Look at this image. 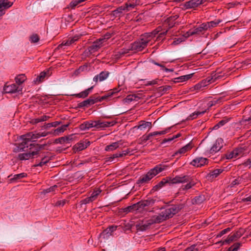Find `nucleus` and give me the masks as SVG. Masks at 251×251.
Wrapping results in <instances>:
<instances>
[{
    "label": "nucleus",
    "instance_id": "1a4fd4ad",
    "mask_svg": "<svg viewBox=\"0 0 251 251\" xmlns=\"http://www.w3.org/2000/svg\"><path fill=\"white\" fill-rule=\"evenodd\" d=\"M98 102L97 100V95H93L88 99L77 104V107L82 108L84 107H89L93 104Z\"/></svg>",
    "mask_w": 251,
    "mask_h": 251
},
{
    "label": "nucleus",
    "instance_id": "2eb2a0df",
    "mask_svg": "<svg viewBox=\"0 0 251 251\" xmlns=\"http://www.w3.org/2000/svg\"><path fill=\"white\" fill-rule=\"evenodd\" d=\"M207 163L208 160L206 158L198 157L194 159L190 163V164L195 167H201L207 164Z\"/></svg>",
    "mask_w": 251,
    "mask_h": 251
},
{
    "label": "nucleus",
    "instance_id": "6e6552de",
    "mask_svg": "<svg viewBox=\"0 0 251 251\" xmlns=\"http://www.w3.org/2000/svg\"><path fill=\"white\" fill-rule=\"evenodd\" d=\"M224 141L221 138H218L213 146L209 149H207L206 151L210 154H214L218 152L223 147Z\"/></svg>",
    "mask_w": 251,
    "mask_h": 251
},
{
    "label": "nucleus",
    "instance_id": "09e8293b",
    "mask_svg": "<svg viewBox=\"0 0 251 251\" xmlns=\"http://www.w3.org/2000/svg\"><path fill=\"white\" fill-rule=\"evenodd\" d=\"M131 50H130V47L129 49H125L123 48L121 49L120 50L117 52V54L116 55L118 57H120L124 56L125 54L129 53V51Z\"/></svg>",
    "mask_w": 251,
    "mask_h": 251
},
{
    "label": "nucleus",
    "instance_id": "f257e3e1",
    "mask_svg": "<svg viewBox=\"0 0 251 251\" xmlns=\"http://www.w3.org/2000/svg\"><path fill=\"white\" fill-rule=\"evenodd\" d=\"M51 134L50 132H43L42 133L29 132L21 136L19 138L18 143L15 144L16 147L14 149L15 152L25 151V149L28 148V143L31 141H35L36 139L41 137H45L48 134Z\"/></svg>",
    "mask_w": 251,
    "mask_h": 251
},
{
    "label": "nucleus",
    "instance_id": "aec40b11",
    "mask_svg": "<svg viewBox=\"0 0 251 251\" xmlns=\"http://www.w3.org/2000/svg\"><path fill=\"white\" fill-rule=\"evenodd\" d=\"M243 151L242 149L237 148L230 152L225 154L226 157L227 159L236 158L238 156L241 155Z\"/></svg>",
    "mask_w": 251,
    "mask_h": 251
},
{
    "label": "nucleus",
    "instance_id": "de8ad7c7",
    "mask_svg": "<svg viewBox=\"0 0 251 251\" xmlns=\"http://www.w3.org/2000/svg\"><path fill=\"white\" fill-rule=\"evenodd\" d=\"M172 87L170 85H165L163 86H160L158 88V92L160 93L161 95L167 93L169 91Z\"/></svg>",
    "mask_w": 251,
    "mask_h": 251
},
{
    "label": "nucleus",
    "instance_id": "7c9ffc66",
    "mask_svg": "<svg viewBox=\"0 0 251 251\" xmlns=\"http://www.w3.org/2000/svg\"><path fill=\"white\" fill-rule=\"evenodd\" d=\"M30 145H32V148L33 149V150L35 153H36V156L38 157V155L40 153V151H41V150L45 149V146H46V144H31L29 143Z\"/></svg>",
    "mask_w": 251,
    "mask_h": 251
},
{
    "label": "nucleus",
    "instance_id": "bf43d9fd",
    "mask_svg": "<svg viewBox=\"0 0 251 251\" xmlns=\"http://www.w3.org/2000/svg\"><path fill=\"white\" fill-rule=\"evenodd\" d=\"M170 129V127H169L168 128H166L164 130L159 131H154V132H151V133H152V135L153 136H157V135H164V134H165L166 133H167L169 131Z\"/></svg>",
    "mask_w": 251,
    "mask_h": 251
},
{
    "label": "nucleus",
    "instance_id": "0eeeda50",
    "mask_svg": "<svg viewBox=\"0 0 251 251\" xmlns=\"http://www.w3.org/2000/svg\"><path fill=\"white\" fill-rule=\"evenodd\" d=\"M206 0H189L181 4L184 9H196L203 4Z\"/></svg>",
    "mask_w": 251,
    "mask_h": 251
},
{
    "label": "nucleus",
    "instance_id": "ddd939ff",
    "mask_svg": "<svg viewBox=\"0 0 251 251\" xmlns=\"http://www.w3.org/2000/svg\"><path fill=\"white\" fill-rule=\"evenodd\" d=\"M223 96H221L218 98H215L211 101H208L207 103V105L209 107H211L213 106H214L217 104H221L223 101H226L228 100V99H226V96L228 95L225 93H222Z\"/></svg>",
    "mask_w": 251,
    "mask_h": 251
},
{
    "label": "nucleus",
    "instance_id": "13d9d810",
    "mask_svg": "<svg viewBox=\"0 0 251 251\" xmlns=\"http://www.w3.org/2000/svg\"><path fill=\"white\" fill-rule=\"evenodd\" d=\"M241 245L240 243H234L228 249L227 251H237L241 246Z\"/></svg>",
    "mask_w": 251,
    "mask_h": 251
},
{
    "label": "nucleus",
    "instance_id": "338daca9",
    "mask_svg": "<svg viewBox=\"0 0 251 251\" xmlns=\"http://www.w3.org/2000/svg\"><path fill=\"white\" fill-rule=\"evenodd\" d=\"M167 31V30H166L165 31H163L159 33L156 38V40L158 41L163 40L165 38V36L166 34Z\"/></svg>",
    "mask_w": 251,
    "mask_h": 251
},
{
    "label": "nucleus",
    "instance_id": "2f4dec72",
    "mask_svg": "<svg viewBox=\"0 0 251 251\" xmlns=\"http://www.w3.org/2000/svg\"><path fill=\"white\" fill-rule=\"evenodd\" d=\"M69 124L64 125L55 129H54L50 131V133L54 136L59 135L60 133L63 132L67 127H68Z\"/></svg>",
    "mask_w": 251,
    "mask_h": 251
},
{
    "label": "nucleus",
    "instance_id": "9d476101",
    "mask_svg": "<svg viewBox=\"0 0 251 251\" xmlns=\"http://www.w3.org/2000/svg\"><path fill=\"white\" fill-rule=\"evenodd\" d=\"M115 123L116 122L114 121L106 122L102 121L101 120L94 121V127L99 129H102L105 127L113 126Z\"/></svg>",
    "mask_w": 251,
    "mask_h": 251
},
{
    "label": "nucleus",
    "instance_id": "58836bf2",
    "mask_svg": "<svg viewBox=\"0 0 251 251\" xmlns=\"http://www.w3.org/2000/svg\"><path fill=\"white\" fill-rule=\"evenodd\" d=\"M86 149V146L84 145V142H80L76 144L74 147V150L75 152H78Z\"/></svg>",
    "mask_w": 251,
    "mask_h": 251
},
{
    "label": "nucleus",
    "instance_id": "0e129e2a",
    "mask_svg": "<svg viewBox=\"0 0 251 251\" xmlns=\"http://www.w3.org/2000/svg\"><path fill=\"white\" fill-rule=\"evenodd\" d=\"M191 91L197 90V91H201L203 89V88L202 86H201V83L199 82L196 84L194 87L191 88Z\"/></svg>",
    "mask_w": 251,
    "mask_h": 251
},
{
    "label": "nucleus",
    "instance_id": "c03bdc74",
    "mask_svg": "<svg viewBox=\"0 0 251 251\" xmlns=\"http://www.w3.org/2000/svg\"><path fill=\"white\" fill-rule=\"evenodd\" d=\"M101 190L100 188H96L90 196L93 201L97 199L98 196L101 193Z\"/></svg>",
    "mask_w": 251,
    "mask_h": 251
},
{
    "label": "nucleus",
    "instance_id": "8fccbe9b",
    "mask_svg": "<svg viewBox=\"0 0 251 251\" xmlns=\"http://www.w3.org/2000/svg\"><path fill=\"white\" fill-rule=\"evenodd\" d=\"M146 207L152 206L155 203L156 200L152 198H149L147 200H143Z\"/></svg>",
    "mask_w": 251,
    "mask_h": 251
},
{
    "label": "nucleus",
    "instance_id": "20e7f679",
    "mask_svg": "<svg viewBox=\"0 0 251 251\" xmlns=\"http://www.w3.org/2000/svg\"><path fill=\"white\" fill-rule=\"evenodd\" d=\"M167 167L168 166L161 164L156 165L153 168L151 169L146 175L140 176L137 180L136 183L140 185L148 183L153 177L165 170Z\"/></svg>",
    "mask_w": 251,
    "mask_h": 251
},
{
    "label": "nucleus",
    "instance_id": "b1692460",
    "mask_svg": "<svg viewBox=\"0 0 251 251\" xmlns=\"http://www.w3.org/2000/svg\"><path fill=\"white\" fill-rule=\"evenodd\" d=\"M187 183L186 184L182 185L180 187L179 189L180 192L181 191H184L190 189L196 184V183L194 181L193 179L191 177L189 178V181H188Z\"/></svg>",
    "mask_w": 251,
    "mask_h": 251
},
{
    "label": "nucleus",
    "instance_id": "e433bc0d",
    "mask_svg": "<svg viewBox=\"0 0 251 251\" xmlns=\"http://www.w3.org/2000/svg\"><path fill=\"white\" fill-rule=\"evenodd\" d=\"M229 120V118H225L224 119L220 121L217 124H216L213 127L212 130H217L220 127L225 125Z\"/></svg>",
    "mask_w": 251,
    "mask_h": 251
},
{
    "label": "nucleus",
    "instance_id": "ea45409f",
    "mask_svg": "<svg viewBox=\"0 0 251 251\" xmlns=\"http://www.w3.org/2000/svg\"><path fill=\"white\" fill-rule=\"evenodd\" d=\"M135 204L136 205L137 211L141 212L144 210L146 209V206L143 200H141Z\"/></svg>",
    "mask_w": 251,
    "mask_h": 251
},
{
    "label": "nucleus",
    "instance_id": "9b49d317",
    "mask_svg": "<svg viewBox=\"0 0 251 251\" xmlns=\"http://www.w3.org/2000/svg\"><path fill=\"white\" fill-rule=\"evenodd\" d=\"M207 30L204 23L201 24L199 26L195 27L193 29H190L188 31V33L189 35H200L203 34L204 32Z\"/></svg>",
    "mask_w": 251,
    "mask_h": 251
},
{
    "label": "nucleus",
    "instance_id": "774afa93",
    "mask_svg": "<svg viewBox=\"0 0 251 251\" xmlns=\"http://www.w3.org/2000/svg\"><path fill=\"white\" fill-rule=\"evenodd\" d=\"M243 234V230L241 229L238 231H237L235 233L233 234L234 236L235 237L236 240L240 237H241Z\"/></svg>",
    "mask_w": 251,
    "mask_h": 251
},
{
    "label": "nucleus",
    "instance_id": "72a5a7b5",
    "mask_svg": "<svg viewBox=\"0 0 251 251\" xmlns=\"http://www.w3.org/2000/svg\"><path fill=\"white\" fill-rule=\"evenodd\" d=\"M221 22V20L215 19L214 21L204 23V24L205 25L207 30H208V29L217 26Z\"/></svg>",
    "mask_w": 251,
    "mask_h": 251
},
{
    "label": "nucleus",
    "instance_id": "473e14b6",
    "mask_svg": "<svg viewBox=\"0 0 251 251\" xmlns=\"http://www.w3.org/2000/svg\"><path fill=\"white\" fill-rule=\"evenodd\" d=\"M193 75V74L182 75L179 77L175 78L174 82L175 83L182 82L190 79Z\"/></svg>",
    "mask_w": 251,
    "mask_h": 251
},
{
    "label": "nucleus",
    "instance_id": "a878e982",
    "mask_svg": "<svg viewBox=\"0 0 251 251\" xmlns=\"http://www.w3.org/2000/svg\"><path fill=\"white\" fill-rule=\"evenodd\" d=\"M91 127H94V121H86L79 125V128L82 131L89 129Z\"/></svg>",
    "mask_w": 251,
    "mask_h": 251
},
{
    "label": "nucleus",
    "instance_id": "f3484780",
    "mask_svg": "<svg viewBox=\"0 0 251 251\" xmlns=\"http://www.w3.org/2000/svg\"><path fill=\"white\" fill-rule=\"evenodd\" d=\"M118 226L112 225L106 228L100 233V236L103 238H107L109 236L112 235V233L117 229Z\"/></svg>",
    "mask_w": 251,
    "mask_h": 251
},
{
    "label": "nucleus",
    "instance_id": "c756f323",
    "mask_svg": "<svg viewBox=\"0 0 251 251\" xmlns=\"http://www.w3.org/2000/svg\"><path fill=\"white\" fill-rule=\"evenodd\" d=\"M19 87L16 84H12L7 86H5L4 90L6 93H14L18 92Z\"/></svg>",
    "mask_w": 251,
    "mask_h": 251
},
{
    "label": "nucleus",
    "instance_id": "39448f33",
    "mask_svg": "<svg viewBox=\"0 0 251 251\" xmlns=\"http://www.w3.org/2000/svg\"><path fill=\"white\" fill-rule=\"evenodd\" d=\"M27 151L22 153H19L18 156V158L20 160H26L30 158H35L37 157L36 153L33 150L32 145H30L29 143H28V148H25V151Z\"/></svg>",
    "mask_w": 251,
    "mask_h": 251
},
{
    "label": "nucleus",
    "instance_id": "a18cd8bd",
    "mask_svg": "<svg viewBox=\"0 0 251 251\" xmlns=\"http://www.w3.org/2000/svg\"><path fill=\"white\" fill-rule=\"evenodd\" d=\"M27 176L26 173H22L19 174L15 175L13 177L11 178L10 180L11 182H13L15 180H20L24 177H26Z\"/></svg>",
    "mask_w": 251,
    "mask_h": 251
},
{
    "label": "nucleus",
    "instance_id": "5701e85b",
    "mask_svg": "<svg viewBox=\"0 0 251 251\" xmlns=\"http://www.w3.org/2000/svg\"><path fill=\"white\" fill-rule=\"evenodd\" d=\"M101 47L100 44H99L98 42L95 41L93 44L89 47L87 50H85V52L87 54H91L97 51Z\"/></svg>",
    "mask_w": 251,
    "mask_h": 251
},
{
    "label": "nucleus",
    "instance_id": "4c0bfd02",
    "mask_svg": "<svg viewBox=\"0 0 251 251\" xmlns=\"http://www.w3.org/2000/svg\"><path fill=\"white\" fill-rule=\"evenodd\" d=\"M139 97L135 95H128L123 100L125 103H130L132 101H137Z\"/></svg>",
    "mask_w": 251,
    "mask_h": 251
},
{
    "label": "nucleus",
    "instance_id": "79ce46f5",
    "mask_svg": "<svg viewBox=\"0 0 251 251\" xmlns=\"http://www.w3.org/2000/svg\"><path fill=\"white\" fill-rule=\"evenodd\" d=\"M151 132L149 134H144L139 139V144H143L146 143L148 140H150L151 137H152Z\"/></svg>",
    "mask_w": 251,
    "mask_h": 251
},
{
    "label": "nucleus",
    "instance_id": "3c124183",
    "mask_svg": "<svg viewBox=\"0 0 251 251\" xmlns=\"http://www.w3.org/2000/svg\"><path fill=\"white\" fill-rule=\"evenodd\" d=\"M243 181H244L243 180V178H242V176H241L233 180L230 183V186L231 187H233L236 185H238V184L241 183Z\"/></svg>",
    "mask_w": 251,
    "mask_h": 251
},
{
    "label": "nucleus",
    "instance_id": "7ed1b4c3",
    "mask_svg": "<svg viewBox=\"0 0 251 251\" xmlns=\"http://www.w3.org/2000/svg\"><path fill=\"white\" fill-rule=\"evenodd\" d=\"M185 205L186 201H184L181 203L170 205L161 211V213L157 216V218L159 219L161 223L167 219L172 218L174 215L182 209L185 207Z\"/></svg>",
    "mask_w": 251,
    "mask_h": 251
},
{
    "label": "nucleus",
    "instance_id": "4be33fe9",
    "mask_svg": "<svg viewBox=\"0 0 251 251\" xmlns=\"http://www.w3.org/2000/svg\"><path fill=\"white\" fill-rule=\"evenodd\" d=\"M177 14L172 15L169 17L165 21V24L168 25L169 28L173 27L176 24V20L178 18Z\"/></svg>",
    "mask_w": 251,
    "mask_h": 251
},
{
    "label": "nucleus",
    "instance_id": "bb28decb",
    "mask_svg": "<svg viewBox=\"0 0 251 251\" xmlns=\"http://www.w3.org/2000/svg\"><path fill=\"white\" fill-rule=\"evenodd\" d=\"M193 147V145L191 142L189 143L185 146H183L177 151H176L173 156H176L178 154H184L187 151L190 150Z\"/></svg>",
    "mask_w": 251,
    "mask_h": 251
},
{
    "label": "nucleus",
    "instance_id": "f8f14e48",
    "mask_svg": "<svg viewBox=\"0 0 251 251\" xmlns=\"http://www.w3.org/2000/svg\"><path fill=\"white\" fill-rule=\"evenodd\" d=\"M191 177L188 175H178L170 179L171 184L184 183L189 181Z\"/></svg>",
    "mask_w": 251,
    "mask_h": 251
},
{
    "label": "nucleus",
    "instance_id": "c9c22d12",
    "mask_svg": "<svg viewBox=\"0 0 251 251\" xmlns=\"http://www.w3.org/2000/svg\"><path fill=\"white\" fill-rule=\"evenodd\" d=\"M112 96V93H110V92L108 91L104 95L101 97H98L97 96V101L99 102H101L103 100H108Z\"/></svg>",
    "mask_w": 251,
    "mask_h": 251
},
{
    "label": "nucleus",
    "instance_id": "37998d69",
    "mask_svg": "<svg viewBox=\"0 0 251 251\" xmlns=\"http://www.w3.org/2000/svg\"><path fill=\"white\" fill-rule=\"evenodd\" d=\"M61 124L60 122L55 121L54 122L50 123L48 124H45L44 125L42 126V129H48L51 127H56Z\"/></svg>",
    "mask_w": 251,
    "mask_h": 251
},
{
    "label": "nucleus",
    "instance_id": "69168bd1",
    "mask_svg": "<svg viewBox=\"0 0 251 251\" xmlns=\"http://www.w3.org/2000/svg\"><path fill=\"white\" fill-rule=\"evenodd\" d=\"M210 81L211 79L210 78H207L206 79L201 80L200 83H201V86H202L203 88H204L210 83Z\"/></svg>",
    "mask_w": 251,
    "mask_h": 251
},
{
    "label": "nucleus",
    "instance_id": "6ab92c4d",
    "mask_svg": "<svg viewBox=\"0 0 251 251\" xmlns=\"http://www.w3.org/2000/svg\"><path fill=\"white\" fill-rule=\"evenodd\" d=\"M93 88H94V86H92L91 87L85 89V90L79 93L71 94L70 95L72 96H74L76 98L84 99L88 97V96L89 95V94L92 92Z\"/></svg>",
    "mask_w": 251,
    "mask_h": 251
},
{
    "label": "nucleus",
    "instance_id": "603ef678",
    "mask_svg": "<svg viewBox=\"0 0 251 251\" xmlns=\"http://www.w3.org/2000/svg\"><path fill=\"white\" fill-rule=\"evenodd\" d=\"M147 127L150 128H151V123L150 122H144L143 121L142 124H140L138 126V128L141 129L146 128Z\"/></svg>",
    "mask_w": 251,
    "mask_h": 251
},
{
    "label": "nucleus",
    "instance_id": "f704fd0d",
    "mask_svg": "<svg viewBox=\"0 0 251 251\" xmlns=\"http://www.w3.org/2000/svg\"><path fill=\"white\" fill-rule=\"evenodd\" d=\"M206 200L205 197L203 195H201L195 197L192 200L193 204H200L202 203Z\"/></svg>",
    "mask_w": 251,
    "mask_h": 251
},
{
    "label": "nucleus",
    "instance_id": "a19ab883",
    "mask_svg": "<svg viewBox=\"0 0 251 251\" xmlns=\"http://www.w3.org/2000/svg\"><path fill=\"white\" fill-rule=\"evenodd\" d=\"M26 77L25 74H20L15 77L16 84L20 85L26 80Z\"/></svg>",
    "mask_w": 251,
    "mask_h": 251
},
{
    "label": "nucleus",
    "instance_id": "dca6fc26",
    "mask_svg": "<svg viewBox=\"0 0 251 251\" xmlns=\"http://www.w3.org/2000/svg\"><path fill=\"white\" fill-rule=\"evenodd\" d=\"M13 5V2L8 0H0V16L5 14V10L9 8Z\"/></svg>",
    "mask_w": 251,
    "mask_h": 251
},
{
    "label": "nucleus",
    "instance_id": "f03ea898",
    "mask_svg": "<svg viewBox=\"0 0 251 251\" xmlns=\"http://www.w3.org/2000/svg\"><path fill=\"white\" fill-rule=\"evenodd\" d=\"M158 28L151 32H147L142 34L137 41L130 44V50L135 52L142 51L148 45V44L158 34Z\"/></svg>",
    "mask_w": 251,
    "mask_h": 251
},
{
    "label": "nucleus",
    "instance_id": "4d7b16f0",
    "mask_svg": "<svg viewBox=\"0 0 251 251\" xmlns=\"http://www.w3.org/2000/svg\"><path fill=\"white\" fill-rule=\"evenodd\" d=\"M86 0H73L70 3V6L71 8H75L79 3L86 1Z\"/></svg>",
    "mask_w": 251,
    "mask_h": 251
},
{
    "label": "nucleus",
    "instance_id": "052dcab7",
    "mask_svg": "<svg viewBox=\"0 0 251 251\" xmlns=\"http://www.w3.org/2000/svg\"><path fill=\"white\" fill-rule=\"evenodd\" d=\"M125 7L126 8V11H129L130 9L133 8L136 6V4L134 3V2H130L129 1H128L127 2H126L125 4Z\"/></svg>",
    "mask_w": 251,
    "mask_h": 251
},
{
    "label": "nucleus",
    "instance_id": "49530a36",
    "mask_svg": "<svg viewBox=\"0 0 251 251\" xmlns=\"http://www.w3.org/2000/svg\"><path fill=\"white\" fill-rule=\"evenodd\" d=\"M123 211L126 213H128L129 212H132L134 211H137L136 204H133L131 205L128 206L124 208Z\"/></svg>",
    "mask_w": 251,
    "mask_h": 251
},
{
    "label": "nucleus",
    "instance_id": "680f3d73",
    "mask_svg": "<svg viewBox=\"0 0 251 251\" xmlns=\"http://www.w3.org/2000/svg\"><path fill=\"white\" fill-rule=\"evenodd\" d=\"M57 188V186L56 185H54L50 187L49 188L44 190L43 191V193L46 194L50 192H54L55 191Z\"/></svg>",
    "mask_w": 251,
    "mask_h": 251
},
{
    "label": "nucleus",
    "instance_id": "6e6d98bb",
    "mask_svg": "<svg viewBox=\"0 0 251 251\" xmlns=\"http://www.w3.org/2000/svg\"><path fill=\"white\" fill-rule=\"evenodd\" d=\"M39 36L37 34H33L30 36L29 38L30 42L32 43H36L39 41Z\"/></svg>",
    "mask_w": 251,
    "mask_h": 251
},
{
    "label": "nucleus",
    "instance_id": "423d86ee",
    "mask_svg": "<svg viewBox=\"0 0 251 251\" xmlns=\"http://www.w3.org/2000/svg\"><path fill=\"white\" fill-rule=\"evenodd\" d=\"M160 221L157 216H153L151 219L148 220L145 224H139L136 225V228L137 230L144 231L150 228L151 225L156 224L160 223Z\"/></svg>",
    "mask_w": 251,
    "mask_h": 251
},
{
    "label": "nucleus",
    "instance_id": "864d4df0",
    "mask_svg": "<svg viewBox=\"0 0 251 251\" xmlns=\"http://www.w3.org/2000/svg\"><path fill=\"white\" fill-rule=\"evenodd\" d=\"M80 37L79 35H75L72 38H70L68 41L65 43L66 45H70L77 41Z\"/></svg>",
    "mask_w": 251,
    "mask_h": 251
},
{
    "label": "nucleus",
    "instance_id": "cd10ccee",
    "mask_svg": "<svg viewBox=\"0 0 251 251\" xmlns=\"http://www.w3.org/2000/svg\"><path fill=\"white\" fill-rule=\"evenodd\" d=\"M122 145V143L121 141L113 142L111 144L106 146L105 147L104 150L106 151H113L118 149Z\"/></svg>",
    "mask_w": 251,
    "mask_h": 251
},
{
    "label": "nucleus",
    "instance_id": "393cba45",
    "mask_svg": "<svg viewBox=\"0 0 251 251\" xmlns=\"http://www.w3.org/2000/svg\"><path fill=\"white\" fill-rule=\"evenodd\" d=\"M170 179H171V177H166L163 178L162 180L160 181L157 184L155 185L153 188V191H157L159 189L161 188L162 187L165 186V185L168 183H171L170 182Z\"/></svg>",
    "mask_w": 251,
    "mask_h": 251
},
{
    "label": "nucleus",
    "instance_id": "4468645a",
    "mask_svg": "<svg viewBox=\"0 0 251 251\" xmlns=\"http://www.w3.org/2000/svg\"><path fill=\"white\" fill-rule=\"evenodd\" d=\"M224 171L223 169H216L210 171L206 176V178L210 181H213L215 178L217 177Z\"/></svg>",
    "mask_w": 251,
    "mask_h": 251
},
{
    "label": "nucleus",
    "instance_id": "5fc2aeb1",
    "mask_svg": "<svg viewBox=\"0 0 251 251\" xmlns=\"http://www.w3.org/2000/svg\"><path fill=\"white\" fill-rule=\"evenodd\" d=\"M204 113L205 111L194 112L189 116V117L187 118V120H193L196 119L198 116V115L203 114Z\"/></svg>",
    "mask_w": 251,
    "mask_h": 251
},
{
    "label": "nucleus",
    "instance_id": "c85d7f7f",
    "mask_svg": "<svg viewBox=\"0 0 251 251\" xmlns=\"http://www.w3.org/2000/svg\"><path fill=\"white\" fill-rule=\"evenodd\" d=\"M73 134L70 135L68 136L62 137L55 139V143L58 144H64V143H70V141L73 140Z\"/></svg>",
    "mask_w": 251,
    "mask_h": 251
},
{
    "label": "nucleus",
    "instance_id": "412c9836",
    "mask_svg": "<svg viewBox=\"0 0 251 251\" xmlns=\"http://www.w3.org/2000/svg\"><path fill=\"white\" fill-rule=\"evenodd\" d=\"M50 75V71L49 70L46 72H42L34 80V82L35 84H39L43 81L45 77Z\"/></svg>",
    "mask_w": 251,
    "mask_h": 251
},
{
    "label": "nucleus",
    "instance_id": "a211bd4d",
    "mask_svg": "<svg viewBox=\"0 0 251 251\" xmlns=\"http://www.w3.org/2000/svg\"><path fill=\"white\" fill-rule=\"evenodd\" d=\"M110 73L108 71H102L99 74L95 75L93 81L97 83L98 81L101 82L105 80L109 76Z\"/></svg>",
    "mask_w": 251,
    "mask_h": 251
},
{
    "label": "nucleus",
    "instance_id": "e2e57ef3",
    "mask_svg": "<svg viewBox=\"0 0 251 251\" xmlns=\"http://www.w3.org/2000/svg\"><path fill=\"white\" fill-rule=\"evenodd\" d=\"M124 11H126L125 5L119 7L116 10L113 11L114 14L122 13Z\"/></svg>",
    "mask_w": 251,
    "mask_h": 251
}]
</instances>
